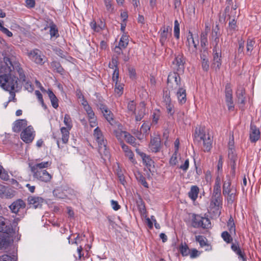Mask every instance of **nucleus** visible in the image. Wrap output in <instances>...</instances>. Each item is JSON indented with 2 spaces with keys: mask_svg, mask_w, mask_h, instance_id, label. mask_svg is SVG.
Segmentation results:
<instances>
[{
  "mask_svg": "<svg viewBox=\"0 0 261 261\" xmlns=\"http://www.w3.org/2000/svg\"><path fill=\"white\" fill-rule=\"evenodd\" d=\"M16 70L19 74V79L25 81V76L20 64L16 57L12 55L4 56L3 62L0 63V86L4 90L9 91L13 98H15V93L13 90L17 87L18 77L11 73Z\"/></svg>",
  "mask_w": 261,
  "mask_h": 261,
  "instance_id": "f257e3e1",
  "label": "nucleus"
},
{
  "mask_svg": "<svg viewBox=\"0 0 261 261\" xmlns=\"http://www.w3.org/2000/svg\"><path fill=\"white\" fill-rule=\"evenodd\" d=\"M167 84L171 91L176 94L178 102L180 104L186 102V91L181 83L179 74L176 72H170L168 76Z\"/></svg>",
  "mask_w": 261,
  "mask_h": 261,
  "instance_id": "f03ea898",
  "label": "nucleus"
},
{
  "mask_svg": "<svg viewBox=\"0 0 261 261\" xmlns=\"http://www.w3.org/2000/svg\"><path fill=\"white\" fill-rule=\"evenodd\" d=\"M195 140L197 141H202L203 150L208 152L212 147L213 137L206 131L205 127H196L194 133Z\"/></svg>",
  "mask_w": 261,
  "mask_h": 261,
  "instance_id": "7ed1b4c3",
  "label": "nucleus"
},
{
  "mask_svg": "<svg viewBox=\"0 0 261 261\" xmlns=\"http://www.w3.org/2000/svg\"><path fill=\"white\" fill-rule=\"evenodd\" d=\"M192 225L194 228L201 227L204 229L210 228L211 226L208 218L195 214L193 216Z\"/></svg>",
  "mask_w": 261,
  "mask_h": 261,
  "instance_id": "20e7f679",
  "label": "nucleus"
},
{
  "mask_svg": "<svg viewBox=\"0 0 261 261\" xmlns=\"http://www.w3.org/2000/svg\"><path fill=\"white\" fill-rule=\"evenodd\" d=\"M198 43V40L196 41H195L192 33L189 32L186 42V45L188 48V51L191 55L194 56L197 55V45Z\"/></svg>",
  "mask_w": 261,
  "mask_h": 261,
  "instance_id": "39448f33",
  "label": "nucleus"
},
{
  "mask_svg": "<svg viewBox=\"0 0 261 261\" xmlns=\"http://www.w3.org/2000/svg\"><path fill=\"white\" fill-rule=\"evenodd\" d=\"M35 134L33 128L29 126L24 129L20 134L21 139L26 143H30L34 139Z\"/></svg>",
  "mask_w": 261,
  "mask_h": 261,
  "instance_id": "423d86ee",
  "label": "nucleus"
},
{
  "mask_svg": "<svg viewBox=\"0 0 261 261\" xmlns=\"http://www.w3.org/2000/svg\"><path fill=\"white\" fill-rule=\"evenodd\" d=\"M225 100L229 111L234 110V104L232 100V91L230 84H227L225 86Z\"/></svg>",
  "mask_w": 261,
  "mask_h": 261,
  "instance_id": "0eeeda50",
  "label": "nucleus"
},
{
  "mask_svg": "<svg viewBox=\"0 0 261 261\" xmlns=\"http://www.w3.org/2000/svg\"><path fill=\"white\" fill-rule=\"evenodd\" d=\"M172 27L168 25L163 26L160 29V41L162 46H164L167 41L168 39L171 36Z\"/></svg>",
  "mask_w": 261,
  "mask_h": 261,
  "instance_id": "6e6552de",
  "label": "nucleus"
},
{
  "mask_svg": "<svg viewBox=\"0 0 261 261\" xmlns=\"http://www.w3.org/2000/svg\"><path fill=\"white\" fill-rule=\"evenodd\" d=\"M97 107L99 108L103 114V115L107 120L111 124L114 122L113 114L108 109L107 107L104 105L101 101H99L96 104Z\"/></svg>",
  "mask_w": 261,
  "mask_h": 261,
  "instance_id": "1a4fd4ad",
  "label": "nucleus"
},
{
  "mask_svg": "<svg viewBox=\"0 0 261 261\" xmlns=\"http://www.w3.org/2000/svg\"><path fill=\"white\" fill-rule=\"evenodd\" d=\"M33 173L35 178L44 182L50 181L52 178L51 175L45 169Z\"/></svg>",
  "mask_w": 261,
  "mask_h": 261,
  "instance_id": "9d476101",
  "label": "nucleus"
},
{
  "mask_svg": "<svg viewBox=\"0 0 261 261\" xmlns=\"http://www.w3.org/2000/svg\"><path fill=\"white\" fill-rule=\"evenodd\" d=\"M149 148L152 152H158L161 149V138L159 135L151 137Z\"/></svg>",
  "mask_w": 261,
  "mask_h": 261,
  "instance_id": "9b49d317",
  "label": "nucleus"
},
{
  "mask_svg": "<svg viewBox=\"0 0 261 261\" xmlns=\"http://www.w3.org/2000/svg\"><path fill=\"white\" fill-rule=\"evenodd\" d=\"M28 202L31 207L37 208L41 207L44 202V199L39 196H30L28 198Z\"/></svg>",
  "mask_w": 261,
  "mask_h": 261,
  "instance_id": "f8f14e48",
  "label": "nucleus"
},
{
  "mask_svg": "<svg viewBox=\"0 0 261 261\" xmlns=\"http://www.w3.org/2000/svg\"><path fill=\"white\" fill-rule=\"evenodd\" d=\"M29 56L36 63L42 64L44 63V56L41 55V51L38 49H34L29 54Z\"/></svg>",
  "mask_w": 261,
  "mask_h": 261,
  "instance_id": "ddd939ff",
  "label": "nucleus"
},
{
  "mask_svg": "<svg viewBox=\"0 0 261 261\" xmlns=\"http://www.w3.org/2000/svg\"><path fill=\"white\" fill-rule=\"evenodd\" d=\"M260 138V131L254 124H251L249 131V139L252 143H255Z\"/></svg>",
  "mask_w": 261,
  "mask_h": 261,
  "instance_id": "4468645a",
  "label": "nucleus"
},
{
  "mask_svg": "<svg viewBox=\"0 0 261 261\" xmlns=\"http://www.w3.org/2000/svg\"><path fill=\"white\" fill-rule=\"evenodd\" d=\"M26 204L25 202L21 199L14 201L10 206L9 208L13 213L17 214L20 210L24 209Z\"/></svg>",
  "mask_w": 261,
  "mask_h": 261,
  "instance_id": "2eb2a0df",
  "label": "nucleus"
},
{
  "mask_svg": "<svg viewBox=\"0 0 261 261\" xmlns=\"http://www.w3.org/2000/svg\"><path fill=\"white\" fill-rule=\"evenodd\" d=\"M213 62L212 66L216 70L219 69L221 65V51L220 49L213 52Z\"/></svg>",
  "mask_w": 261,
  "mask_h": 261,
  "instance_id": "dca6fc26",
  "label": "nucleus"
},
{
  "mask_svg": "<svg viewBox=\"0 0 261 261\" xmlns=\"http://www.w3.org/2000/svg\"><path fill=\"white\" fill-rule=\"evenodd\" d=\"M185 63V61L182 55H178L173 61V63L176 65V69L179 72L184 71Z\"/></svg>",
  "mask_w": 261,
  "mask_h": 261,
  "instance_id": "f3484780",
  "label": "nucleus"
},
{
  "mask_svg": "<svg viewBox=\"0 0 261 261\" xmlns=\"http://www.w3.org/2000/svg\"><path fill=\"white\" fill-rule=\"evenodd\" d=\"M27 121L25 119H19L16 120L13 123V130L14 132L18 133L24 128H26Z\"/></svg>",
  "mask_w": 261,
  "mask_h": 261,
  "instance_id": "a211bd4d",
  "label": "nucleus"
},
{
  "mask_svg": "<svg viewBox=\"0 0 261 261\" xmlns=\"http://www.w3.org/2000/svg\"><path fill=\"white\" fill-rule=\"evenodd\" d=\"M231 248L233 251H234L238 255V257L240 259L242 260V261L247 260L244 252L241 249L238 243H232L231 244Z\"/></svg>",
  "mask_w": 261,
  "mask_h": 261,
  "instance_id": "6ab92c4d",
  "label": "nucleus"
},
{
  "mask_svg": "<svg viewBox=\"0 0 261 261\" xmlns=\"http://www.w3.org/2000/svg\"><path fill=\"white\" fill-rule=\"evenodd\" d=\"M48 26L45 27L44 30H46L48 28H49V34L50 35L51 38H58L59 36V34L58 32V29L56 25L51 20H49V21L48 22Z\"/></svg>",
  "mask_w": 261,
  "mask_h": 261,
  "instance_id": "aec40b11",
  "label": "nucleus"
},
{
  "mask_svg": "<svg viewBox=\"0 0 261 261\" xmlns=\"http://www.w3.org/2000/svg\"><path fill=\"white\" fill-rule=\"evenodd\" d=\"M11 228L8 225V220L4 217L0 216V232L8 234L10 232Z\"/></svg>",
  "mask_w": 261,
  "mask_h": 261,
  "instance_id": "412c9836",
  "label": "nucleus"
},
{
  "mask_svg": "<svg viewBox=\"0 0 261 261\" xmlns=\"http://www.w3.org/2000/svg\"><path fill=\"white\" fill-rule=\"evenodd\" d=\"M98 144L99 151L100 153L103 152L106 155H109V151L107 150V140H105L103 137L96 140Z\"/></svg>",
  "mask_w": 261,
  "mask_h": 261,
  "instance_id": "4be33fe9",
  "label": "nucleus"
},
{
  "mask_svg": "<svg viewBox=\"0 0 261 261\" xmlns=\"http://www.w3.org/2000/svg\"><path fill=\"white\" fill-rule=\"evenodd\" d=\"M236 94L238 98V103L240 105H242L240 107L241 108H243L245 102V97L244 96L245 90L242 88L238 89Z\"/></svg>",
  "mask_w": 261,
  "mask_h": 261,
  "instance_id": "5701e85b",
  "label": "nucleus"
},
{
  "mask_svg": "<svg viewBox=\"0 0 261 261\" xmlns=\"http://www.w3.org/2000/svg\"><path fill=\"white\" fill-rule=\"evenodd\" d=\"M50 163L49 162H43L40 163H38L31 167V171L32 172L39 171V170H43L44 168H47L50 165Z\"/></svg>",
  "mask_w": 261,
  "mask_h": 261,
  "instance_id": "b1692460",
  "label": "nucleus"
},
{
  "mask_svg": "<svg viewBox=\"0 0 261 261\" xmlns=\"http://www.w3.org/2000/svg\"><path fill=\"white\" fill-rule=\"evenodd\" d=\"M8 234H3L0 236V248H6L10 244V238Z\"/></svg>",
  "mask_w": 261,
  "mask_h": 261,
  "instance_id": "393cba45",
  "label": "nucleus"
},
{
  "mask_svg": "<svg viewBox=\"0 0 261 261\" xmlns=\"http://www.w3.org/2000/svg\"><path fill=\"white\" fill-rule=\"evenodd\" d=\"M140 154L142 159L143 163L147 168L149 169L151 167L154 166V162L149 156L147 155L145 153L143 152Z\"/></svg>",
  "mask_w": 261,
  "mask_h": 261,
  "instance_id": "a878e982",
  "label": "nucleus"
},
{
  "mask_svg": "<svg viewBox=\"0 0 261 261\" xmlns=\"http://www.w3.org/2000/svg\"><path fill=\"white\" fill-rule=\"evenodd\" d=\"M222 197L221 195H216L213 194L211 205H213L214 206L219 207L222 205Z\"/></svg>",
  "mask_w": 261,
  "mask_h": 261,
  "instance_id": "bb28decb",
  "label": "nucleus"
},
{
  "mask_svg": "<svg viewBox=\"0 0 261 261\" xmlns=\"http://www.w3.org/2000/svg\"><path fill=\"white\" fill-rule=\"evenodd\" d=\"M199 192V188L197 186H192L188 193V196L193 201H194L197 198Z\"/></svg>",
  "mask_w": 261,
  "mask_h": 261,
  "instance_id": "cd10ccee",
  "label": "nucleus"
},
{
  "mask_svg": "<svg viewBox=\"0 0 261 261\" xmlns=\"http://www.w3.org/2000/svg\"><path fill=\"white\" fill-rule=\"evenodd\" d=\"M71 129L65 128V127H62L60 128L61 133L62 134V141L64 144H66L69 137V131Z\"/></svg>",
  "mask_w": 261,
  "mask_h": 261,
  "instance_id": "c85d7f7f",
  "label": "nucleus"
},
{
  "mask_svg": "<svg viewBox=\"0 0 261 261\" xmlns=\"http://www.w3.org/2000/svg\"><path fill=\"white\" fill-rule=\"evenodd\" d=\"M122 133L124 134V138L127 143L135 147L137 146L138 144L136 142V139L134 137L127 132H122Z\"/></svg>",
  "mask_w": 261,
  "mask_h": 261,
  "instance_id": "c756f323",
  "label": "nucleus"
},
{
  "mask_svg": "<svg viewBox=\"0 0 261 261\" xmlns=\"http://www.w3.org/2000/svg\"><path fill=\"white\" fill-rule=\"evenodd\" d=\"M47 93L50 98L52 106L54 108L57 109L59 106L58 98L51 90L49 89L47 91Z\"/></svg>",
  "mask_w": 261,
  "mask_h": 261,
  "instance_id": "7c9ffc66",
  "label": "nucleus"
},
{
  "mask_svg": "<svg viewBox=\"0 0 261 261\" xmlns=\"http://www.w3.org/2000/svg\"><path fill=\"white\" fill-rule=\"evenodd\" d=\"M227 226L228 227V229L231 234H236V226L234 224L233 219L232 216H230L227 223Z\"/></svg>",
  "mask_w": 261,
  "mask_h": 261,
  "instance_id": "2f4dec72",
  "label": "nucleus"
},
{
  "mask_svg": "<svg viewBox=\"0 0 261 261\" xmlns=\"http://www.w3.org/2000/svg\"><path fill=\"white\" fill-rule=\"evenodd\" d=\"M137 180L141 183L144 187L148 188V185L146 181L145 177L140 172H137L135 174Z\"/></svg>",
  "mask_w": 261,
  "mask_h": 261,
  "instance_id": "473e14b6",
  "label": "nucleus"
},
{
  "mask_svg": "<svg viewBox=\"0 0 261 261\" xmlns=\"http://www.w3.org/2000/svg\"><path fill=\"white\" fill-rule=\"evenodd\" d=\"M208 31L202 32L200 35V44L202 47H205L207 45Z\"/></svg>",
  "mask_w": 261,
  "mask_h": 261,
  "instance_id": "72a5a7b5",
  "label": "nucleus"
},
{
  "mask_svg": "<svg viewBox=\"0 0 261 261\" xmlns=\"http://www.w3.org/2000/svg\"><path fill=\"white\" fill-rule=\"evenodd\" d=\"M213 194L221 195V183L220 179L219 177L216 178Z\"/></svg>",
  "mask_w": 261,
  "mask_h": 261,
  "instance_id": "f704fd0d",
  "label": "nucleus"
},
{
  "mask_svg": "<svg viewBox=\"0 0 261 261\" xmlns=\"http://www.w3.org/2000/svg\"><path fill=\"white\" fill-rule=\"evenodd\" d=\"M51 66L54 70H56L58 73L62 74L64 72V69L59 62L55 61L52 62L51 63Z\"/></svg>",
  "mask_w": 261,
  "mask_h": 261,
  "instance_id": "c9c22d12",
  "label": "nucleus"
},
{
  "mask_svg": "<svg viewBox=\"0 0 261 261\" xmlns=\"http://www.w3.org/2000/svg\"><path fill=\"white\" fill-rule=\"evenodd\" d=\"M196 241H197L201 247H204V246H208V245L207 243V239L205 237L202 236H196L195 237Z\"/></svg>",
  "mask_w": 261,
  "mask_h": 261,
  "instance_id": "e433bc0d",
  "label": "nucleus"
},
{
  "mask_svg": "<svg viewBox=\"0 0 261 261\" xmlns=\"http://www.w3.org/2000/svg\"><path fill=\"white\" fill-rule=\"evenodd\" d=\"M231 233L227 231H224L221 233V237L223 240L227 243H230L232 241V238Z\"/></svg>",
  "mask_w": 261,
  "mask_h": 261,
  "instance_id": "4c0bfd02",
  "label": "nucleus"
},
{
  "mask_svg": "<svg viewBox=\"0 0 261 261\" xmlns=\"http://www.w3.org/2000/svg\"><path fill=\"white\" fill-rule=\"evenodd\" d=\"M230 184L231 183L229 181L224 182L223 186V194L224 196H226L227 194L233 191V190L230 188Z\"/></svg>",
  "mask_w": 261,
  "mask_h": 261,
  "instance_id": "58836bf2",
  "label": "nucleus"
},
{
  "mask_svg": "<svg viewBox=\"0 0 261 261\" xmlns=\"http://www.w3.org/2000/svg\"><path fill=\"white\" fill-rule=\"evenodd\" d=\"M64 123L66 126L65 128L71 129L72 127V120L70 116L68 114H65L64 118Z\"/></svg>",
  "mask_w": 261,
  "mask_h": 261,
  "instance_id": "ea45409f",
  "label": "nucleus"
},
{
  "mask_svg": "<svg viewBox=\"0 0 261 261\" xmlns=\"http://www.w3.org/2000/svg\"><path fill=\"white\" fill-rule=\"evenodd\" d=\"M228 158L230 160V164H236L237 157L232 149H230L228 151Z\"/></svg>",
  "mask_w": 261,
  "mask_h": 261,
  "instance_id": "a19ab883",
  "label": "nucleus"
},
{
  "mask_svg": "<svg viewBox=\"0 0 261 261\" xmlns=\"http://www.w3.org/2000/svg\"><path fill=\"white\" fill-rule=\"evenodd\" d=\"M200 57L201 60H208V51L206 47H202L200 50Z\"/></svg>",
  "mask_w": 261,
  "mask_h": 261,
  "instance_id": "79ce46f5",
  "label": "nucleus"
},
{
  "mask_svg": "<svg viewBox=\"0 0 261 261\" xmlns=\"http://www.w3.org/2000/svg\"><path fill=\"white\" fill-rule=\"evenodd\" d=\"M179 250L183 256H187L190 253V249L186 244L185 245L181 244Z\"/></svg>",
  "mask_w": 261,
  "mask_h": 261,
  "instance_id": "37998d69",
  "label": "nucleus"
},
{
  "mask_svg": "<svg viewBox=\"0 0 261 261\" xmlns=\"http://www.w3.org/2000/svg\"><path fill=\"white\" fill-rule=\"evenodd\" d=\"M128 42V37L126 35H123L120 38L119 45L123 48H125Z\"/></svg>",
  "mask_w": 261,
  "mask_h": 261,
  "instance_id": "c03bdc74",
  "label": "nucleus"
},
{
  "mask_svg": "<svg viewBox=\"0 0 261 261\" xmlns=\"http://www.w3.org/2000/svg\"><path fill=\"white\" fill-rule=\"evenodd\" d=\"M179 24L178 21L177 20H175L174 21V35L175 37L177 39H179Z\"/></svg>",
  "mask_w": 261,
  "mask_h": 261,
  "instance_id": "a18cd8bd",
  "label": "nucleus"
},
{
  "mask_svg": "<svg viewBox=\"0 0 261 261\" xmlns=\"http://www.w3.org/2000/svg\"><path fill=\"white\" fill-rule=\"evenodd\" d=\"M123 87L122 85L119 84L117 83H115V93L120 96L123 93Z\"/></svg>",
  "mask_w": 261,
  "mask_h": 261,
  "instance_id": "49530a36",
  "label": "nucleus"
},
{
  "mask_svg": "<svg viewBox=\"0 0 261 261\" xmlns=\"http://www.w3.org/2000/svg\"><path fill=\"white\" fill-rule=\"evenodd\" d=\"M136 103L134 100H130L127 103V110L129 112L135 113L136 110Z\"/></svg>",
  "mask_w": 261,
  "mask_h": 261,
  "instance_id": "de8ad7c7",
  "label": "nucleus"
},
{
  "mask_svg": "<svg viewBox=\"0 0 261 261\" xmlns=\"http://www.w3.org/2000/svg\"><path fill=\"white\" fill-rule=\"evenodd\" d=\"M118 58L117 57H113L111 62L109 64V67L112 69H116L118 67Z\"/></svg>",
  "mask_w": 261,
  "mask_h": 261,
  "instance_id": "09e8293b",
  "label": "nucleus"
},
{
  "mask_svg": "<svg viewBox=\"0 0 261 261\" xmlns=\"http://www.w3.org/2000/svg\"><path fill=\"white\" fill-rule=\"evenodd\" d=\"M35 93L36 96L37 97V98H38V100L41 103L42 106L44 109H46V105H45V103L44 102L43 97H42V95L41 93V92L39 91H38V90H36L35 91Z\"/></svg>",
  "mask_w": 261,
  "mask_h": 261,
  "instance_id": "8fccbe9b",
  "label": "nucleus"
},
{
  "mask_svg": "<svg viewBox=\"0 0 261 261\" xmlns=\"http://www.w3.org/2000/svg\"><path fill=\"white\" fill-rule=\"evenodd\" d=\"M212 37V44L214 46L213 52L215 50H218L219 48L218 43L219 42V37Z\"/></svg>",
  "mask_w": 261,
  "mask_h": 261,
  "instance_id": "3c124183",
  "label": "nucleus"
},
{
  "mask_svg": "<svg viewBox=\"0 0 261 261\" xmlns=\"http://www.w3.org/2000/svg\"><path fill=\"white\" fill-rule=\"evenodd\" d=\"M227 200L228 203L232 204L235 199L236 193L233 191L231 192L227 195Z\"/></svg>",
  "mask_w": 261,
  "mask_h": 261,
  "instance_id": "603ef678",
  "label": "nucleus"
},
{
  "mask_svg": "<svg viewBox=\"0 0 261 261\" xmlns=\"http://www.w3.org/2000/svg\"><path fill=\"white\" fill-rule=\"evenodd\" d=\"M94 136L96 140H99L101 138L103 137L102 132L98 127H97L94 130Z\"/></svg>",
  "mask_w": 261,
  "mask_h": 261,
  "instance_id": "864d4df0",
  "label": "nucleus"
},
{
  "mask_svg": "<svg viewBox=\"0 0 261 261\" xmlns=\"http://www.w3.org/2000/svg\"><path fill=\"white\" fill-rule=\"evenodd\" d=\"M255 44V42L252 40H248L246 45V48L247 52H251L253 49Z\"/></svg>",
  "mask_w": 261,
  "mask_h": 261,
  "instance_id": "5fc2aeb1",
  "label": "nucleus"
},
{
  "mask_svg": "<svg viewBox=\"0 0 261 261\" xmlns=\"http://www.w3.org/2000/svg\"><path fill=\"white\" fill-rule=\"evenodd\" d=\"M160 117V112L157 111L156 112H153L152 114V123L154 124H157L159 119Z\"/></svg>",
  "mask_w": 261,
  "mask_h": 261,
  "instance_id": "6e6d98bb",
  "label": "nucleus"
},
{
  "mask_svg": "<svg viewBox=\"0 0 261 261\" xmlns=\"http://www.w3.org/2000/svg\"><path fill=\"white\" fill-rule=\"evenodd\" d=\"M144 111L145 109L143 108L138 111V114L136 116L135 118L137 121H140L142 119L145 114Z\"/></svg>",
  "mask_w": 261,
  "mask_h": 261,
  "instance_id": "4d7b16f0",
  "label": "nucleus"
},
{
  "mask_svg": "<svg viewBox=\"0 0 261 261\" xmlns=\"http://www.w3.org/2000/svg\"><path fill=\"white\" fill-rule=\"evenodd\" d=\"M244 47V41L242 39L239 40V47L238 49V53L239 55L243 53Z\"/></svg>",
  "mask_w": 261,
  "mask_h": 261,
  "instance_id": "13d9d810",
  "label": "nucleus"
},
{
  "mask_svg": "<svg viewBox=\"0 0 261 261\" xmlns=\"http://www.w3.org/2000/svg\"><path fill=\"white\" fill-rule=\"evenodd\" d=\"M119 79V69L118 68H116V69H114L113 73V76H112V80L113 82L115 83H117L118 82Z\"/></svg>",
  "mask_w": 261,
  "mask_h": 261,
  "instance_id": "bf43d9fd",
  "label": "nucleus"
},
{
  "mask_svg": "<svg viewBox=\"0 0 261 261\" xmlns=\"http://www.w3.org/2000/svg\"><path fill=\"white\" fill-rule=\"evenodd\" d=\"M90 25L91 29L95 32H99L102 29L101 27L97 25L95 21L91 22Z\"/></svg>",
  "mask_w": 261,
  "mask_h": 261,
  "instance_id": "052dcab7",
  "label": "nucleus"
},
{
  "mask_svg": "<svg viewBox=\"0 0 261 261\" xmlns=\"http://www.w3.org/2000/svg\"><path fill=\"white\" fill-rule=\"evenodd\" d=\"M202 68L203 70L207 71L209 69V61L208 60H201Z\"/></svg>",
  "mask_w": 261,
  "mask_h": 261,
  "instance_id": "680f3d73",
  "label": "nucleus"
},
{
  "mask_svg": "<svg viewBox=\"0 0 261 261\" xmlns=\"http://www.w3.org/2000/svg\"><path fill=\"white\" fill-rule=\"evenodd\" d=\"M163 98H164V102H165L166 105L171 103V98H170V96L169 95V93H168L167 92H166L164 94Z\"/></svg>",
  "mask_w": 261,
  "mask_h": 261,
  "instance_id": "e2e57ef3",
  "label": "nucleus"
},
{
  "mask_svg": "<svg viewBox=\"0 0 261 261\" xmlns=\"http://www.w3.org/2000/svg\"><path fill=\"white\" fill-rule=\"evenodd\" d=\"M220 35L219 32V28L218 25H216L214 28L212 29V37H219Z\"/></svg>",
  "mask_w": 261,
  "mask_h": 261,
  "instance_id": "0e129e2a",
  "label": "nucleus"
},
{
  "mask_svg": "<svg viewBox=\"0 0 261 261\" xmlns=\"http://www.w3.org/2000/svg\"><path fill=\"white\" fill-rule=\"evenodd\" d=\"M105 4L107 10L109 12H112L113 10V8L112 7L111 1V0H105Z\"/></svg>",
  "mask_w": 261,
  "mask_h": 261,
  "instance_id": "69168bd1",
  "label": "nucleus"
},
{
  "mask_svg": "<svg viewBox=\"0 0 261 261\" xmlns=\"http://www.w3.org/2000/svg\"><path fill=\"white\" fill-rule=\"evenodd\" d=\"M177 163V159L176 157V153H174L170 159L169 163L172 166H174Z\"/></svg>",
  "mask_w": 261,
  "mask_h": 261,
  "instance_id": "338daca9",
  "label": "nucleus"
},
{
  "mask_svg": "<svg viewBox=\"0 0 261 261\" xmlns=\"http://www.w3.org/2000/svg\"><path fill=\"white\" fill-rule=\"evenodd\" d=\"M13 258L7 254H4L0 256V261H12Z\"/></svg>",
  "mask_w": 261,
  "mask_h": 261,
  "instance_id": "774afa93",
  "label": "nucleus"
}]
</instances>
